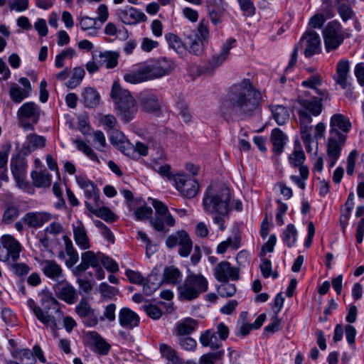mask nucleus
<instances>
[{
  "label": "nucleus",
  "mask_w": 364,
  "mask_h": 364,
  "mask_svg": "<svg viewBox=\"0 0 364 364\" xmlns=\"http://www.w3.org/2000/svg\"><path fill=\"white\" fill-rule=\"evenodd\" d=\"M272 113L274 119L279 125H283L289 118L287 109L282 105H274L272 107Z\"/></svg>",
  "instance_id": "43"
},
{
  "label": "nucleus",
  "mask_w": 364,
  "mask_h": 364,
  "mask_svg": "<svg viewBox=\"0 0 364 364\" xmlns=\"http://www.w3.org/2000/svg\"><path fill=\"white\" fill-rule=\"evenodd\" d=\"M119 55L115 51L100 52L99 55H94L93 59H95L100 65H105L107 68H114L118 64Z\"/></svg>",
  "instance_id": "26"
},
{
  "label": "nucleus",
  "mask_w": 364,
  "mask_h": 364,
  "mask_svg": "<svg viewBox=\"0 0 364 364\" xmlns=\"http://www.w3.org/2000/svg\"><path fill=\"white\" fill-rule=\"evenodd\" d=\"M325 97L311 96L309 92L305 91L297 97L296 102L299 105L297 109L299 121L311 122L313 117L318 116L323 110L322 101Z\"/></svg>",
  "instance_id": "5"
},
{
  "label": "nucleus",
  "mask_w": 364,
  "mask_h": 364,
  "mask_svg": "<svg viewBox=\"0 0 364 364\" xmlns=\"http://www.w3.org/2000/svg\"><path fill=\"white\" fill-rule=\"evenodd\" d=\"M40 296L42 313L45 318V321H40L48 327L58 328L63 318V312L60 309L61 304L51 294L43 293Z\"/></svg>",
  "instance_id": "7"
},
{
  "label": "nucleus",
  "mask_w": 364,
  "mask_h": 364,
  "mask_svg": "<svg viewBox=\"0 0 364 364\" xmlns=\"http://www.w3.org/2000/svg\"><path fill=\"white\" fill-rule=\"evenodd\" d=\"M209 37V31L207 24L201 21L198 27L197 32L188 37L187 44L189 51L194 55H199L203 51V42Z\"/></svg>",
  "instance_id": "11"
},
{
  "label": "nucleus",
  "mask_w": 364,
  "mask_h": 364,
  "mask_svg": "<svg viewBox=\"0 0 364 364\" xmlns=\"http://www.w3.org/2000/svg\"><path fill=\"white\" fill-rule=\"evenodd\" d=\"M53 289L57 297L68 304H73L78 299L77 290L65 279L58 281L54 285Z\"/></svg>",
  "instance_id": "13"
},
{
  "label": "nucleus",
  "mask_w": 364,
  "mask_h": 364,
  "mask_svg": "<svg viewBox=\"0 0 364 364\" xmlns=\"http://www.w3.org/2000/svg\"><path fill=\"white\" fill-rule=\"evenodd\" d=\"M138 237L146 245V254L148 257H150L157 250L156 245H154L147 235L144 232H138Z\"/></svg>",
  "instance_id": "51"
},
{
  "label": "nucleus",
  "mask_w": 364,
  "mask_h": 364,
  "mask_svg": "<svg viewBox=\"0 0 364 364\" xmlns=\"http://www.w3.org/2000/svg\"><path fill=\"white\" fill-rule=\"evenodd\" d=\"M351 128V123L341 114H333L331 118L330 134L335 136H346L339 130L348 132Z\"/></svg>",
  "instance_id": "20"
},
{
  "label": "nucleus",
  "mask_w": 364,
  "mask_h": 364,
  "mask_svg": "<svg viewBox=\"0 0 364 364\" xmlns=\"http://www.w3.org/2000/svg\"><path fill=\"white\" fill-rule=\"evenodd\" d=\"M43 273L49 279L59 281L63 277L61 267L54 260H45L41 263Z\"/></svg>",
  "instance_id": "25"
},
{
  "label": "nucleus",
  "mask_w": 364,
  "mask_h": 364,
  "mask_svg": "<svg viewBox=\"0 0 364 364\" xmlns=\"http://www.w3.org/2000/svg\"><path fill=\"white\" fill-rule=\"evenodd\" d=\"M261 99L260 92L248 79L233 85L228 97L223 101L220 111L223 114L249 117L257 108Z\"/></svg>",
  "instance_id": "1"
},
{
  "label": "nucleus",
  "mask_w": 364,
  "mask_h": 364,
  "mask_svg": "<svg viewBox=\"0 0 364 364\" xmlns=\"http://www.w3.org/2000/svg\"><path fill=\"white\" fill-rule=\"evenodd\" d=\"M85 206L92 213L106 222H113L116 219L114 213L108 208L102 207L100 208H95L93 205L87 201H85Z\"/></svg>",
  "instance_id": "39"
},
{
  "label": "nucleus",
  "mask_w": 364,
  "mask_h": 364,
  "mask_svg": "<svg viewBox=\"0 0 364 364\" xmlns=\"http://www.w3.org/2000/svg\"><path fill=\"white\" fill-rule=\"evenodd\" d=\"M297 231L292 224H289L282 233V240L289 247H293L296 242Z\"/></svg>",
  "instance_id": "45"
},
{
  "label": "nucleus",
  "mask_w": 364,
  "mask_h": 364,
  "mask_svg": "<svg viewBox=\"0 0 364 364\" xmlns=\"http://www.w3.org/2000/svg\"><path fill=\"white\" fill-rule=\"evenodd\" d=\"M18 215L19 210L18 208L14 205H10L5 210L2 217V221L5 223L9 224L16 219Z\"/></svg>",
  "instance_id": "55"
},
{
  "label": "nucleus",
  "mask_w": 364,
  "mask_h": 364,
  "mask_svg": "<svg viewBox=\"0 0 364 364\" xmlns=\"http://www.w3.org/2000/svg\"><path fill=\"white\" fill-rule=\"evenodd\" d=\"M94 142L96 144L95 148L100 151H105L107 146L105 134L101 131L93 132Z\"/></svg>",
  "instance_id": "63"
},
{
  "label": "nucleus",
  "mask_w": 364,
  "mask_h": 364,
  "mask_svg": "<svg viewBox=\"0 0 364 364\" xmlns=\"http://www.w3.org/2000/svg\"><path fill=\"white\" fill-rule=\"evenodd\" d=\"M160 351L164 358L166 360L172 362L173 364H176L178 362V357L176 355L175 350L172 349L168 345L163 343L160 346Z\"/></svg>",
  "instance_id": "50"
},
{
  "label": "nucleus",
  "mask_w": 364,
  "mask_h": 364,
  "mask_svg": "<svg viewBox=\"0 0 364 364\" xmlns=\"http://www.w3.org/2000/svg\"><path fill=\"white\" fill-rule=\"evenodd\" d=\"M142 309L147 316L153 319H158L162 315L161 309L154 304H144L142 306Z\"/></svg>",
  "instance_id": "61"
},
{
  "label": "nucleus",
  "mask_w": 364,
  "mask_h": 364,
  "mask_svg": "<svg viewBox=\"0 0 364 364\" xmlns=\"http://www.w3.org/2000/svg\"><path fill=\"white\" fill-rule=\"evenodd\" d=\"M215 277L220 282H226L229 279L236 281L239 279V270L232 267L228 262H220L215 269Z\"/></svg>",
  "instance_id": "17"
},
{
  "label": "nucleus",
  "mask_w": 364,
  "mask_h": 364,
  "mask_svg": "<svg viewBox=\"0 0 364 364\" xmlns=\"http://www.w3.org/2000/svg\"><path fill=\"white\" fill-rule=\"evenodd\" d=\"M155 279H156L155 276H149L148 278L144 279L138 273V286L142 287L144 294L151 295L159 288V283L154 282Z\"/></svg>",
  "instance_id": "40"
},
{
  "label": "nucleus",
  "mask_w": 364,
  "mask_h": 364,
  "mask_svg": "<svg viewBox=\"0 0 364 364\" xmlns=\"http://www.w3.org/2000/svg\"><path fill=\"white\" fill-rule=\"evenodd\" d=\"M85 75V71L82 67H75L73 69L71 77L65 82L69 89H75L79 86Z\"/></svg>",
  "instance_id": "42"
},
{
  "label": "nucleus",
  "mask_w": 364,
  "mask_h": 364,
  "mask_svg": "<svg viewBox=\"0 0 364 364\" xmlns=\"http://www.w3.org/2000/svg\"><path fill=\"white\" fill-rule=\"evenodd\" d=\"M31 176L35 187L46 188L50 186L52 176L47 171H33Z\"/></svg>",
  "instance_id": "36"
},
{
  "label": "nucleus",
  "mask_w": 364,
  "mask_h": 364,
  "mask_svg": "<svg viewBox=\"0 0 364 364\" xmlns=\"http://www.w3.org/2000/svg\"><path fill=\"white\" fill-rule=\"evenodd\" d=\"M165 38L170 48L179 52L183 48V43L181 39L173 33H169L165 35Z\"/></svg>",
  "instance_id": "57"
},
{
  "label": "nucleus",
  "mask_w": 364,
  "mask_h": 364,
  "mask_svg": "<svg viewBox=\"0 0 364 364\" xmlns=\"http://www.w3.org/2000/svg\"><path fill=\"white\" fill-rule=\"evenodd\" d=\"M110 97L125 122H128L134 117V113L132 111L134 106V98L128 90L120 86L118 81L115 80L112 84Z\"/></svg>",
  "instance_id": "6"
},
{
  "label": "nucleus",
  "mask_w": 364,
  "mask_h": 364,
  "mask_svg": "<svg viewBox=\"0 0 364 364\" xmlns=\"http://www.w3.org/2000/svg\"><path fill=\"white\" fill-rule=\"evenodd\" d=\"M82 102L87 108H95L100 102V95L97 90L92 87H86L82 90Z\"/></svg>",
  "instance_id": "27"
},
{
  "label": "nucleus",
  "mask_w": 364,
  "mask_h": 364,
  "mask_svg": "<svg viewBox=\"0 0 364 364\" xmlns=\"http://www.w3.org/2000/svg\"><path fill=\"white\" fill-rule=\"evenodd\" d=\"M53 216L48 212H29L25 214L21 220L28 228H39L50 221Z\"/></svg>",
  "instance_id": "18"
},
{
  "label": "nucleus",
  "mask_w": 364,
  "mask_h": 364,
  "mask_svg": "<svg viewBox=\"0 0 364 364\" xmlns=\"http://www.w3.org/2000/svg\"><path fill=\"white\" fill-rule=\"evenodd\" d=\"M152 212L151 208L147 206L144 200L138 198V220L149 218Z\"/></svg>",
  "instance_id": "54"
},
{
  "label": "nucleus",
  "mask_w": 364,
  "mask_h": 364,
  "mask_svg": "<svg viewBox=\"0 0 364 364\" xmlns=\"http://www.w3.org/2000/svg\"><path fill=\"white\" fill-rule=\"evenodd\" d=\"M119 17L125 24H135L136 23V9L133 7L126 9L121 11Z\"/></svg>",
  "instance_id": "49"
},
{
  "label": "nucleus",
  "mask_w": 364,
  "mask_h": 364,
  "mask_svg": "<svg viewBox=\"0 0 364 364\" xmlns=\"http://www.w3.org/2000/svg\"><path fill=\"white\" fill-rule=\"evenodd\" d=\"M74 143L76 144L77 148L79 151L84 153L87 157H89L92 161L100 163L99 159L94 151V150L87 145L85 141L81 139H75Z\"/></svg>",
  "instance_id": "47"
},
{
  "label": "nucleus",
  "mask_w": 364,
  "mask_h": 364,
  "mask_svg": "<svg viewBox=\"0 0 364 364\" xmlns=\"http://www.w3.org/2000/svg\"><path fill=\"white\" fill-rule=\"evenodd\" d=\"M102 257V253L100 252L95 253L92 251H86L82 253L81 263L73 270V274L75 277H80L90 267L93 268L98 267L100 262H101Z\"/></svg>",
  "instance_id": "15"
},
{
  "label": "nucleus",
  "mask_w": 364,
  "mask_h": 364,
  "mask_svg": "<svg viewBox=\"0 0 364 364\" xmlns=\"http://www.w3.org/2000/svg\"><path fill=\"white\" fill-rule=\"evenodd\" d=\"M139 99L141 107L145 112L158 114L161 105L156 96L151 93L141 92Z\"/></svg>",
  "instance_id": "24"
},
{
  "label": "nucleus",
  "mask_w": 364,
  "mask_h": 364,
  "mask_svg": "<svg viewBox=\"0 0 364 364\" xmlns=\"http://www.w3.org/2000/svg\"><path fill=\"white\" fill-rule=\"evenodd\" d=\"M178 254L183 257H187L191 252L193 242L187 232L185 233L179 243Z\"/></svg>",
  "instance_id": "48"
},
{
  "label": "nucleus",
  "mask_w": 364,
  "mask_h": 364,
  "mask_svg": "<svg viewBox=\"0 0 364 364\" xmlns=\"http://www.w3.org/2000/svg\"><path fill=\"white\" fill-rule=\"evenodd\" d=\"M223 354V351L206 353L200 357L199 363L200 364H215V362L220 360Z\"/></svg>",
  "instance_id": "56"
},
{
  "label": "nucleus",
  "mask_w": 364,
  "mask_h": 364,
  "mask_svg": "<svg viewBox=\"0 0 364 364\" xmlns=\"http://www.w3.org/2000/svg\"><path fill=\"white\" fill-rule=\"evenodd\" d=\"M271 140L273 145V151L275 155L279 156L283 152L288 137L281 129L276 128L272 132Z\"/></svg>",
  "instance_id": "29"
},
{
  "label": "nucleus",
  "mask_w": 364,
  "mask_h": 364,
  "mask_svg": "<svg viewBox=\"0 0 364 364\" xmlns=\"http://www.w3.org/2000/svg\"><path fill=\"white\" fill-rule=\"evenodd\" d=\"M208 288V282L204 276L191 272L178 286V297L181 300L192 301L205 292Z\"/></svg>",
  "instance_id": "4"
},
{
  "label": "nucleus",
  "mask_w": 364,
  "mask_h": 364,
  "mask_svg": "<svg viewBox=\"0 0 364 364\" xmlns=\"http://www.w3.org/2000/svg\"><path fill=\"white\" fill-rule=\"evenodd\" d=\"M11 353L12 357L21 364H36V363L33 352L28 348L18 349L12 346Z\"/></svg>",
  "instance_id": "32"
},
{
  "label": "nucleus",
  "mask_w": 364,
  "mask_h": 364,
  "mask_svg": "<svg viewBox=\"0 0 364 364\" xmlns=\"http://www.w3.org/2000/svg\"><path fill=\"white\" fill-rule=\"evenodd\" d=\"M46 139L44 136L36 134H30L26 137V141L23 146L24 154H28L37 149L43 148L46 146Z\"/></svg>",
  "instance_id": "28"
},
{
  "label": "nucleus",
  "mask_w": 364,
  "mask_h": 364,
  "mask_svg": "<svg viewBox=\"0 0 364 364\" xmlns=\"http://www.w3.org/2000/svg\"><path fill=\"white\" fill-rule=\"evenodd\" d=\"M149 221L151 225L155 230L164 233L168 232V228H166L167 225L166 224L164 217L162 218V216H156L155 218H150Z\"/></svg>",
  "instance_id": "58"
},
{
  "label": "nucleus",
  "mask_w": 364,
  "mask_h": 364,
  "mask_svg": "<svg viewBox=\"0 0 364 364\" xmlns=\"http://www.w3.org/2000/svg\"><path fill=\"white\" fill-rule=\"evenodd\" d=\"M21 245L20 242L10 235L2 236L0 247V261L4 262H15L20 256Z\"/></svg>",
  "instance_id": "10"
},
{
  "label": "nucleus",
  "mask_w": 364,
  "mask_h": 364,
  "mask_svg": "<svg viewBox=\"0 0 364 364\" xmlns=\"http://www.w3.org/2000/svg\"><path fill=\"white\" fill-rule=\"evenodd\" d=\"M92 309L89 303L84 299H82L80 302L76 305L75 311L76 314L82 318H83L87 313Z\"/></svg>",
  "instance_id": "62"
},
{
  "label": "nucleus",
  "mask_w": 364,
  "mask_h": 364,
  "mask_svg": "<svg viewBox=\"0 0 364 364\" xmlns=\"http://www.w3.org/2000/svg\"><path fill=\"white\" fill-rule=\"evenodd\" d=\"M10 166L14 178L17 181H21L24 177L27 166L25 159L18 155L13 156L11 159Z\"/></svg>",
  "instance_id": "30"
},
{
  "label": "nucleus",
  "mask_w": 364,
  "mask_h": 364,
  "mask_svg": "<svg viewBox=\"0 0 364 364\" xmlns=\"http://www.w3.org/2000/svg\"><path fill=\"white\" fill-rule=\"evenodd\" d=\"M349 71L350 63L348 60H341L337 63L335 80L342 89H346L350 85Z\"/></svg>",
  "instance_id": "22"
},
{
  "label": "nucleus",
  "mask_w": 364,
  "mask_h": 364,
  "mask_svg": "<svg viewBox=\"0 0 364 364\" xmlns=\"http://www.w3.org/2000/svg\"><path fill=\"white\" fill-rule=\"evenodd\" d=\"M41 110L39 107L33 102L23 104L17 112L18 119L22 122L23 119H31L33 123H38Z\"/></svg>",
  "instance_id": "19"
},
{
  "label": "nucleus",
  "mask_w": 364,
  "mask_h": 364,
  "mask_svg": "<svg viewBox=\"0 0 364 364\" xmlns=\"http://www.w3.org/2000/svg\"><path fill=\"white\" fill-rule=\"evenodd\" d=\"M151 201L153 207L155 208L156 212L160 216H164L166 224L168 227H173L175 225L176 221L174 218L169 213L168 207L161 201L149 198Z\"/></svg>",
  "instance_id": "37"
},
{
  "label": "nucleus",
  "mask_w": 364,
  "mask_h": 364,
  "mask_svg": "<svg viewBox=\"0 0 364 364\" xmlns=\"http://www.w3.org/2000/svg\"><path fill=\"white\" fill-rule=\"evenodd\" d=\"M197 326L196 320L188 318L176 326L177 334L180 336L188 335L192 333Z\"/></svg>",
  "instance_id": "44"
},
{
  "label": "nucleus",
  "mask_w": 364,
  "mask_h": 364,
  "mask_svg": "<svg viewBox=\"0 0 364 364\" xmlns=\"http://www.w3.org/2000/svg\"><path fill=\"white\" fill-rule=\"evenodd\" d=\"M136 321V314L129 308H122L119 313V324L126 328L133 329Z\"/></svg>",
  "instance_id": "35"
},
{
  "label": "nucleus",
  "mask_w": 364,
  "mask_h": 364,
  "mask_svg": "<svg viewBox=\"0 0 364 364\" xmlns=\"http://www.w3.org/2000/svg\"><path fill=\"white\" fill-rule=\"evenodd\" d=\"M173 181L176 188L187 198H193L198 193L199 184L197 181L186 174L176 175Z\"/></svg>",
  "instance_id": "12"
},
{
  "label": "nucleus",
  "mask_w": 364,
  "mask_h": 364,
  "mask_svg": "<svg viewBox=\"0 0 364 364\" xmlns=\"http://www.w3.org/2000/svg\"><path fill=\"white\" fill-rule=\"evenodd\" d=\"M229 335L228 328L220 323L217 326V331L206 330L200 337V341H217L218 340H226Z\"/></svg>",
  "instance_id": "23"
},
{
  "label": "nucleus",
  "mask_w": 364,
  "mask_h": 364,
  "mask_svg": "<svg viewBox=\"0 0 364 364\" xmlns=\"http://www.w3.org/2000/svg\"><path fill=\"white\" fill-rule=\"evenodd\" d=\"M74 240L76 244L82 250H87L90 247V239L87 235V231L82 223L80 220H77L72 225Z\"/></svg>",
  "instance_id": "21"
},
{
  "label": "nucleus",
  "mask_w": 364,
  "mask_h": 364,
  "mask_svg": "<svg viewBox=\"0 0 364 364\" xmlns=\"http://www.w3.org/2000/svg\"><path fill=\"white\" fill-rule=\"evenodd\" d=\"M230 200L229 188L222 185H210L203 198L205 212L213 215V223L218 225L222 232L225 229V219L230 210Z\"/></svg>",
  "instance_id": "2"
},
{
  "label": "nucleus",
  "mask_w": 364,
  "mask_h": 364,
  "mask_svg": "<svg viewBox=\"0 0 364 364\" xmlns=\"http://www.w3.org/2000/svg\"><path fill=\"white\" fill-rule=\"evenodd\" d=\"M101 263L103 267L109 272L115 273L119 271L118 264L112 258L102 254Z\"/></svg>",
  "instance_id": "64"
},
{
  "label": "nucleus",
  "mask_w": 364,
  "mask_h": 364,
  "mask_svg": "<svg viewBox=\"0 0 364 364\" xmlns=\"http://www.w3.org/2000/svg\"><path fill=\"white\" fill-rule=\"evenodd\" d=\"M111 144L120 150L124 154L129 156L134 147L131 146L129 141L124 140L122 133L114 132L110 136Z\"/></svg>",
  "instance_id": "31"
},
{
  "label": "nucleus",
  "mask_w": 364,
  "mask_h": 364,
  "mask_svg": "<svg viewBox=\"0 0 364 364\" xmlns=\"http://www.w3.org/2000/svg\"><path fill=\"white\" fill-rule=\"evenodd\" d=\"M23 87H19L17 84L13 83L9 88V96L14 103H21L24 99L27 98L31 91V85L29 80L26 77H21L18 80Z\"/></svg>",
  "instance_id": "16"
},
{
  "label": "nucleus",
  "mask_w": 364,
  "mask_h": 364,
  "mask_svg": "<svg viewBox=\"0 0 364 364\" xmlns=\"http://www.w3.org/2000/svg\"><path fill=\"white\" fill-rule=\"evenodd\" d=\"M300 125L301 136L303 141H309V140H313L311 132L313 127L311 125V122H303L299 121Z\"/></svg>",
  "instance_id": "59"
},
{
  "label": "nucleus",
  "mask_w": 364,
  "mask_h": 364,
  "mask_svg": "<svg viewBox=\"0 0 364 364\" xmlns=\"http://www.w3.org/2000/svg\"><path fill=\"white\" fill-rule=\"evenodd\" d=\"M182 272L174 266L166 267L164 270L163 281L168 284L178 285L182 281Z\"/></svg>",
  "instance_id": "34"
},
{
  "label": "nucleus",
  "mask_w": 364,
  "mask_h": 364,
  "mask_svg": "<svg viewBox=\"0 0 364 364\" xmlns=\"http://www.w3.org/2000/svg\"><path fill=\"white\" fill-rule=\"evenodd\" d=\"M305 154L298 140L295 141L294 150L289 156V163L294 167H299L305 161Z\"/></svg>",
  "instance_id": "41"
},
{
  "label": "nucleus",
  "mask_w": 364,
  "mask_h": 364,
  "mask_svg": "<svg viewBox=\"0 0 364 364\" xmlns=\"http://www.w3.org/2000/svg\"><path fill=\"white\" fill-rule=\"evenodd\" d=\"M186 232L184 230H180L168 235L166 240V245L168 248H173L179 245Z\"/></svg>",
  "instance_id": "52"
},
{
  "label": "nucleus",
  "mask_w": 364,
  "mask_h": 364,
  "mask_svg": "<svg viewBox=\"0 0 364 364\" xmlns=\"http://www.w3.org/2000/svg\"><path fill=\"white\" fill-rule=\"evenodd\" d=\"M346 142V136H329L327 144L328 156H340L341 151Z\"/></svg>",
  "instance_id": "33"
},
{
  "label": "nucleus",
  "mask_w": 364,
  "mask_h": 364,
  "mask_svg": "<svg viewBox=\"0 0 364 364\" xmlns=\"http://www.w3.org/2000/svg\"><path fill=\"white\" fill-rule=\"evenodd\" d=\"M74 143L76 144L77 148L79 151L84 153L87 157H89L92 161L100 163L99 159L94 151V150L87 145L85 141L81 139H75Z\"/></svg>",
  "instance_id": "46"
},
{
  "label": "nucleus",
  "mask_w": 364,
  "mask_h": 364,
  "mask_svg": "<svg viewBox=\"0 0 364 364\" xmlns=\"http://www.w3.org/2000/svg\"><path fill=\"white\" fill-rule=\"evenodd\" d=\"M322 78L320 74L314 73L311 75L308 79L302 81L301 85L305 87H309L314 90L319 96L325 97L329 99L328 95L326 90L318 89V86L321 85Z\"/></svg>",
  "instance_id": "38"
},
{
  "label": "nucleus",
  "mask_w": 364,
  "mask_h": 364,
  "mask_svg": "<svg viewBox=\"0 0 364 364\" xmlns=\"http://www.w3.org/2000/svg\"><path fill=\"white\" fill-rule=\"evenodd\" d=\"M90 348L100 355H107L110 349L109 343H87Z\"/></svg>",
  "instance_id": "60"
},
{
  "label": "nucleus",
  "mask_w": 364,
  "mask_h": 364,
  "mask_svg": "<svg viewBox=\"0 0 364 364\" xmlns=\"http://www.w3.org/2000/svg\"><path fill=\"white\" fill-rule=\"evenodd\" d=\"M323 33L326 50L328 52L337 49L344 40L342 26L337 21L329 22Z\"/></svg>",
  "instance_id": "9"
},
{
  "label": "nucleus",
  "mask_w": 364,
  "mask_h": 364,
  "mask_svg": "<svg viewBox=\"0 0 364 364\" xmlns=\"http://www.w3.org/2000/svg\"><path fill=\"white\" fill-rule=\"evenodd\" d=\"M235 40L234 38L228 39L223 45L221 51L212 56L208 63L203 68L205 73L210 74L214 70L219 68L228 59L230 50L233 47Z\"/></svg>",
  "instance_id": "14"
},
{
  "label": "nucleus",
  "mask_w": 364,
  "mask_h": 364,
  "mask_svg": "<svg viewBox=\"0 0 364 364\" xmlns=\"http://www.w3.org/2000/svg\"><path fill=\"white\" fill-rule=\"evenodd\" d=\"M174 68V63L166 58H161L156 62L151 60L141 63L138 65V82L167 75Z\"/></svg>",
  "instance_id": "3"
},
{
  "label": "nucleus",
  "mask_w": 364,
  "mask_h": 364,
  "mask_svg": "<svg viewBox=\"0 0 364 364\" xmlns=\"http://www.w3.org/2000/svg\"><path fill=\"white\" fill-rule=\"evenodd\" d=\"M320 43L321 39L318 34L314 31H308L301 38L299 43L295 46L287 70L291 68L296 64L297 53L299 50H303L305 56L309 58L318 53Z\"/></svg>",
  "instance_id": "8"
},
{
  "label": "nucleus",
  "mask_w": 364,
  "mask_h": 364,
  "mask_svg": "<svg viewBox=\"0 0 364 364\" xmlns=\"http://www.w3.org/2000/svg\"><path fill=\"white\" fill-rule=\"evenodd\" d=\"M337 9L340 17L344 22L355 18V13L351 6L348 4L338 6Z\"/></svg>",
  "instance_id": "53"
}]
</instances>
